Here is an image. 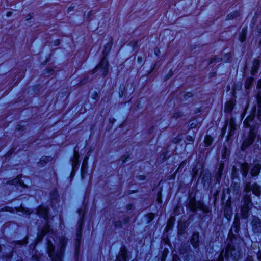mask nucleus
<instances>
[{
	"label": "nucleus",
	"instance_id": "21",
	"mask_svg": "<svg viewBox=\"0 0 261 261\" xmlns=\"http://www.w3.org/2000/svg\"><path fill=\"white\" fill-rule=\"evenodd\" d=\"M213 139L211 136L207 135L204 139V143L207 146H210L213 143Z\"/></svg>",
	"mask_w": 261,
	"mask_h": 261
},
{
	"label": "nucleus",
	"instance_id": "17",
	"mask_svg": "<svg viewBox=\"0 0 261 261\" xmlns=\"http://www.w3.org/2000/svg\"><path fill=\"white\" fill-rule=\"evenodd\" d=\"M233 103L231 101L227 102L225 105L224 112L226 113H230L233 110Z\"/></svg>",
	"mask_w": 261,
	"mask_h": 261
},
{
	"label": "nucleus",
	"instance_id": "13",
	"mask_svg": "<svg viewBox=\"0 0 261 261\" xmlns=\"http://www.w3.org/2000/svg\"><path fill=\"white\" fill-rule=\"evenodd\" d=\"M88 156H85L81 167V175L82 178H84V175L85 173H87V168H88Z\"/></svg>",
	"mask_w": 261,
	"mask_h": 261
},
{
	"label": "nucleus",
	"instance_id": "28",
	"mask_svg": "<svg viewBox=\"0 0 261 261\" xmlns=\"http://www.w3.org/2000/svg\"><path fill=\"white\" fill-rule=\"evenodd\" d=\"M251 84V81L250 80H249L246 83L245 88L247 89H249L250 88Z\"/></svg>",
	"mask_w": 261,
	"mask_h": 261
},
{
	"label": "nucleus",
	"instance_id": "22",
	"mask_svg": "<svg viewBox=\"0 0 261 261\" xmlns=\"http://www.w3.org/2000/svg\"><path fill=\"white\" fill-rule=\"evenodd\" d=\"M47 232H49V225L47 223L46 225L43 228V229L42 230L39 237H40L41 239H42V238H43Z\"/></svg>",
	"mask_w": 261,
	"mask_h": 261
},
{
	"label": "nucleus",
	"instance_id": "10",
	"mask_svg": "<svg viewBox=\"0 0 261 261\" xmlns=\"http://www.w3.org/2000/svg\"><path fill=\"white\" fill-rule=\"evenodd\" d=\"M252 167L250 170L251 175L252 176H257L261 169V164L259 162H256L253 163Z\"/></svg>",
	"mask_w": 261,
	"mask_h": 261
},
{
	"label": "nucleus",
	"instance_id": "39",
	"mask_svg": "<svg viewBox=\"0 0 261 261\" xmlns=\"http://www.w3.org/2000/svg\"><path fill=\"white\" fill-rule=\"evenodd\" d=\"M158 201H159V202H161V199H160V198H159H159H158Z\"/></svg>",
	"mask_w": 261,
	"mask_h": 261
},
{
	"label": "nucleus",
	"instance_id": "23",
	"mask_svg": "<svg viewBox=\"0 0 261 261\" xmlns=\"http://www.w3.org/2000/svg\"><path fill=\"white\" fill-rule=\"evenodd\" d=\"M239 15H240V14H239V13L238 12H233V13H231L229 14L227 16V17H228V19H233L234 18H236V17H238Z\"/></svg>",
	"mask_w": 261,
	"mask_h": 261
},
{
	"label": "nucleus",
	"instance_id": "4",
	"mask_svg": "<svg viewBox=\"0 0 261 261\" xmlns=\"http://www.w3.org/2000/svg\"><path fill=\"white\" fill-rule=\"evenodd\" d=\"M67 239L61 238L59 239V248L55 252V247L50 240L47 241V252L52 261H62L64 248L67 243Z\"/></svg>",
	"mask_w": 261,
	"mask_h": 261
},
{
	"label": "nucleus",
	"instance_id": "11",
	"mask_svg": "<svg viewBox=\"0 0 261 261\" xmlns=\"http://www.w3.org/2000/svg\"><path fill=\"white\" fill-rule=\"evenodd\" d=\"M126 254V249L125 248H121L115 261H127V257Z\"/></svg>",
	"mask_w": 261,
	"mask_h": 261
},
{
	"label": "nucleus",
	"instance_id": "8",
	"mask_svg": "<svg viewBox=\"0 0 261 261\" xmlns=\"http://www.w3.org/2000/svg\"><path fill=\"white\" fill-rule=\"evenodd\" d=\"M252 229L254 233H261V220L256 216H253L251 222Z\"/></svg>",
	"mask_w": 261,
	"mask_h": 261
},
{
	"label": "nucleus",
	"instance_id": "24",
	"mask_svg": "<svg viewBox=\"0 0 261 261\" xmlns=\"http://www.w3.org/2000/svg\"><path fill=\"white\" fill-rule=\"evenodd\" d=\"M246 30H243L242 34L240 37V40L241 42H243L246 39Z\"/></svg>",
	"mask_w": 261,
	"mask_h": 261
},
{
	"label": "nucleus",
	"instance_id": "16",
	"mask_svg": "<svg viewBox=\"0 0 261 261\" xmlns=\"http://www.w3.org/2000/svg\"><path fill=\"white\" fill-rule=\"evenodd\" d=\"M7 183L9 184H11V185H17V186L18 185H19L20 186L23 187H27L25 185V184L20 180V177H19V176H17L16 178L8 181Z\"/></svg>",
	"mask_w": 261,
	"mask_h": 261
},
{
	"label": "nucleus",
	"instance_id": "30",
	"mask_svg": "<svg viewBox=\"0 0 261 261\" xmlns=\"http://www.w3.org/2000/svg\"><path fill=\"white\" fill-rule=\"evenodd\" d=\"M127 158H128V156L124 155L121 158L120 160L122 161V163H124L126 162Z\"/></svg>",
	"mask_w": 261,
	"mask_h": 261
},
{
	"label": "nucleus",
	"instance_id": "44",
	"mask_svg": "<svg viewBox=\"0 0 261 261\" xmlns=\"http://www.w3.org/2000/svg\"><path fill=\"white\" fill-rule=\"evenodd\" d=\"M138 59L141 60V58H140L139 57H138Z\"/></svg>",
	"mask_w": 261,
	"mask_h": 261
},
{
	"label": "nucleus",
	"instance_id": "26",
	"mask_svg": "<svg viewBox=\"0 0 261 261\" xmlns=\"http://www.w3.org/2000/svg\"><path fill=\"white\" fill-rule=\"evenodd\" d=\"M256 29L259 33H261V20L256 26Z\"/></svg>",
	"mask_w": 261,
	"mask_h": 261
},
{
	"label": "nucleus",
	"instance_id": "2",
	"mask_svg": "<svg viewBox=\"0 0 261 261\" xmlns=\"http://www.w3.org/2000/svg\"><path fill=\"white\" fill-rule=\"evenodd\" d=\"M254 115H249L244 120V125L248 127H250V129L248 135L245 137L243 140V143L241 145V149L242 151H245L250 145H251L257 137V129L259 124L255 122L254 121Z\"/></svg>",
	"mask_w": 261,
	"mask_h": 261
},
{
	"label": "nucleus",
	"instance_id": "46",
	"mask_svg": "<svg viewBox=\"0 0 261 261\" xmlns=\"http://www.w3.org/2000/svg\"><path fill=\"white\" fill-rule=\"evenodd\" d=\"M173 261H175V259H174Z\"/></svg>",
	"mask_w": 261,
	"mask_h": 261
},
{
	"label": "nucleus",
	"instance_id": "37",
	"mask_svg": "<svg viewBox=\"0 0 261 261\" xmlns=\"http://www.w3.org/2000/svg\"><path fill=\"white\" fill-rule=\"evenodd\" d=\"M132 208V205H128L127 206V209H128V210H130Z\"/></svg>",
	"mask_w": 261,
	"mask_h": 261
},
{
	"label": "nucleus",
	"instance_id": "41",
	"mask_svg": "<svg viewBox=\"0 0 261 261\" xmlns=\"http://www.w3.org/2000/svg\"><path fill=\"white\" fill-rule=\"evenodd\" d=\"M11 14V12H10V13H8V15L9 16Z\"/></svg>",
	"mask_w": 261,
	"mask_h": 261
},
{
	"label": "nucleus",
	"instance_id": "20",
	"mask_svg": "<svg viewBox=\"0 0 261 261\" xmlns=\"http://www.w3.org/2000/svg\"><path fill=\"white\" fill-rule=\"evenodd\" d=\"M112 40H111L110 42L107 43L105 46V49L103 51V54L105 56H107L110 50H111V47H112Z\"/></svg>",
	"mask_w": 261,
	"mask_h": 261
},
{
	"label": "nucleus",
	"instance_id": "36",
	"mask_svg": "<svg viewBox=\"0 0 261 261\" xmlns=\"http://www.w3.org/2000/svg\"><path fill=\"white\" fill-rule=\"evenodd\" d=\"M246 261H253V259H252V257L249 256L247 257Z\"/></svg>",
	"mask_w": 261,
	"mask_h": 261
},
{
	"label": "nucleus",
	"instance_id": "34",
	"mask_svg": "<svg viewBox=\"0 0 261 261\" xmlns=\"http://www.w3.org/2000/svg\"><path fill=\"white\" fill-rule=\"evenodd\" d=\"M257 87L261 88V80H259L257 83Z\"/></svg>",
	"mask_w": 261,
	"mask_h": 261
},
{
	"label": "nucleus",
	"instance_id": "6",
	"mask_svg": "<svg viewBox=\"0 0 261 261\" xmlns=\"http://www.w3.org/2000/svg\"><path fill=\"white\" fill-rule=\"evenodd\" d=\"M240 219L238 216H236L234 218V220L233 223V225L231 227V228L230 230L229 233V238H230V240L233 239L234 240H238L239 238L240 237L238 236H236L235 234H233V232L236 234H238L240 230Z\"/></svg>",
	"mask_w": 261,
	"mask_h": 261
},
{
	"label": "nucleus",
	"instance_id": "1",
	"mask_svg": "<svg viewBox=\"0 0 261 261\" xmlns=\"http://www.w3.org/2000/svg\"><path fill=\"white\" fill-rule=\"evenodd\" d=\"M244 190L245 194L243 198V204L241 207V214L242 217L246 219L248 217L249 211L252 205L250 192L252 191L256 196H259L261 194V187L256 183L251 184L248 182L246 183Z\"/></svg>",
	"mask_w": 261,
	"mask_h": 261
},
{
	"label": "nucleus",
	"instance_id": "3",
	"mask_svg": "<svg viewBox=\"0 0 261 261\" xmlns=\"http://www.w3.org/2000/svg\"><path fill=\"white\" fill-rule=\"evenodd\" d=\"M243 245L242 240L239 238L238 240L236 239L230 240V242L228 243V248L222 249L220 254L218 261H223L224 257H228L231 256L234 259L239 258L241 255V247Z\"/></svg>",
	"mask_w": 261,
	"mask_h": 261
},
{
	"label": "nucleus",
	"instance_id": "25",
	"mask_svg": "<svg viewBox=\"0 0 261 261\" xmlns=\"http://www.w3.org/2000/svg\"><path fill=\"white\" fill-rule=\"evenodd\" d=\"M257 118L259 122L261 123V109H259L257 112Z\"/></svg>",
	"mask_w": 261,
	"mask_h": 261
},
{
	"label": "nucleus",
	"instance_id": "32",
	"mask_svg": "<svg viewBox=\"0 0 261 261\" xmlns=\"http://www.w3.org/2000/svg\"><path fill=\"white\" fill-rule=\"evenodd\" d=\"M257 257L259 261H261V251H259L257 254Z\"/></svg>",
	"mask_w": 261,
	"mask_h": 261
},
{
	"label": "nucleus",
	"instance_id": "5",
	"mask_svg": "<svg viewBox=\"0 0 261 261\" xmlns=\"http://www.w3.org/2000/svg\"><path fill=\"white\" fill-rule=\"evenodd\" d=\"M108 63L104 57L100 63L97 65V66L92 70V73H94L96 72L98 73L102 76H106L107 75L108 71Z\"/></svg>",
	"mask_w": 261,
	"mask_h": 261
},
{
	"label": "nucleus",
	"instance_id": "15",
	"mask_svg": "<svg viewBox=\"0 0 261 261\" xmlns=\"http://www.w3.org/2000/svg\"><path fill=\"white\" fill-rule=\"evenodd\" d=\"M191 242L194 248L198 247L199 246V234L198 233H194L192 235Z\"/></svg>",
	"mask_w": 261,
	"mask_h": 261
},
{
	"label": "nucleus",
	"instance_id": "35",
	"mask_svg": "<svg viewBox=\"0 0 261 261\" xmlns=\"http://www.w3.org/2000/svg\"><path fill=\"white\" fill-rule=\"evenodd\" d=\"M139 178L140 180H143L145 179V176L144 175H140Z\"/></svg>",
	"mask_w": 261,
	"mask_h": 261
},
{
	"label": "nucleus",
	"instance_id": "29",
	"mask_svg": "<svg viewBox=\"0 0 261 261\" xmlns=\"http://www.w3.org/2000/svg\"><path fill=\"white\" fill-rule=\"evenodd\" d=\"M221 61L220 58H213L211 60L210 63H212L214 62H219Z\"/></svg>",
	"mask_w": 261,
	"mask_h": 261
},
{
	"label": "nucleus",
	"instance_id": "18",
	"mask_svg": "<svg viewBox=\"0 0 261 261\" xmlns=\"http://www.w3.org/2000/svg\"><path fill=\"white\" fill-rule=\"evenodd\" d=\"M259 64L260 62L258 60H256L254 61L251 70L252 74H254L255 72H257L259 67Z\"/></svg>",
	"mask_w": 261,
	"mask_h": 261
},
{
	"label": "nucleus",
	"instance_id": "38",
	"mask_svg": "<svg viewBox=\"0 0 261 261\" xmlns=\"http://www.w3.org/2000/svg\"><path fill=\"white\" fill-rule=\"evenodd\" d=\"M260 139V135H258L257 136V141H258V140Z\"/></svg>",
	"mask_w": 261,
	"mask_h": 261
},
{
	"label": "nucleus",
	"instance_id": "43",
	"mask_svg": "<svg viewBox=\"0 0 261 261\" xmlns=\"http://www.w3.org/2000/svg\"><path fill=\"white\" fill-rule=\"evenodd\" d=\"M152 219H153V217H151L150 218V220H152Z\"/></svg>",
	"mask_w": 261,
	"mask_h": 261
},
{
	"label": "nucleus",
	"instance_id": "27",
	"mask_svg": "<svg viewBox=\"0 0 261 261\" xmlns=\"http://www.w3.org/2000/svg\"><path fill=\"white\" fill-rule=\"evenodd\" d=\"M186 161H183V162H182L180 164V165H179V166L178 168V169H177V172L179 171L180 169L181 168H182V167H183L186 165Z\"/></svg>",
	"mask_w": 261,
	"mask_h": 261
},
{
	"label": "nucleus",
	"instance_id": "7",
	"mask_svg": "<svg viewBox=\"0 0 261 261\" xmlns=\"http://www.w3.org/2000/svg\"><path fill=\"white\" fill-rule=\"evenodd\" d=\"M74 154L73 156L70 159V161L72 164V170L71 172V175L73 176L75 173V172L79 168V154L78 152L76 150V147L74 148Z\"/></svg>",
	"mask_w": 261,
	"mask_h": 261
},
{
	"label": "nucleus",
	"instance_id": "45",
	"mask_svg": "<svg viewBox=\"0 0 261 261\" xmlns=\"http://www.w3.org/2000/svg\"><path fill=\"white\" fill-rule=\"evenodd\" d=\"M138 59L141 60V58H140L139 57H138Z\"/></svg>",
	"mask_w": 261,
	"mask_h": 261
},
{
	"label": "nucleus",
	"instance_id": "14",
	"mask_svg": "<svg viewBox=\"0 0 261 261\" xmlns=\"http://www.w3.org/2000/svg\"><path fill=\"white\" fill-rule=\"evenodd\" d=\"M249 166L248 163H243L242 164L240 167V171L242 173V175L246 177L248 174L249 169Z\"/></svg>",
	"mask_w": 261,
	"mask_h": 261
},
{
	"label": "nucleus",
	"instance_id": "9",
	"mask_svg": "<svg viewBox=\"0 0 261 261\" xmlns=\"http://www.w3.org/2000/svg\"><path fill=\"white\" fill-rule=\"evenodd\" d=\"M188 206L192 212H195L197 208H203V204L201 203H197L194 199H191L188 203Z\"/></svg>",
	"mask_w": 261,
	"mask_h": 261
},
{
	"label": "nucleus",
	"instance_id": "19",
	"mask_svg": "<svg viewBox=\"0 0 261 261\" xmlns=\"http://www.w3.org/2000/svg\"><path fill=\"white\" fill-rule=\"evenodd\" d=\"M223 169V165H221L218 171H217V173H216V174L215 175V178H216V179L217 182H219V180H220V179L221 178L222 171Z\"/></svg>",
	"mask_w": 261,
	"mask_h": 261
},
{
	"label": "nucleus",
	"instance_id": "42",
	"mask_svg": "<svg viewBox=\"0 0 261 261\" xmlns=\"http://www.w3.org/2000/svg\"><path fill=\"white\" fill-rule=\"evenodd\" d=\"M11 255H7V257H11Z\"/></svg>",
	"mask_w": 261,
	"mask_h": 261
},
{
	"label": "nucleus",
	"instance_id": "12",
	"mask_svg": "<svg viewBox=\"0 0 261 261\" xmlns=\"http://www.w3.org/2000/svg\"><path fill=\"white\" fill-rule=\"evenodd\" d=\"M37 213L38 215L43 217L46 221L48 219V210L46 208L40 206L38 207Z\"/></svg>",
	"mask_w": 261,
	"mask_h": 261
},
{
	"label": "nucleus",
	"instance_id": "33",
	"mask_svg": "<svg viewBox=\"0 0 261 261\" xmlns=\"http://www.w3.org/2000/svg\"><path fill=\"white\" fill-rule=\"evenodd\" d=\"M32 16L30 14L26 16V20H30L32 18Z\"/></svg>",
	"mask_w": 261,
	"mask_h": 261
},
{
	"label": "nucleus",
	"instance_id": "40",
	"mask_svg": "<svg viewBox=\"0 0 261 261\" xmlns=\"http://www.w3.org/2000/svg\"><path fill=\"white\" fill-rule=\"evenodd\" d=\"M189 140H192V138L191 137H189Z\"/></svg>",
	"mask_w": 261,
	"mask_h": 261
},
{
	"label": "nucleus",
	"instance_id": "31",
	"mask_svg": "<svg viewBox=\"0 0 261 261\" xmlns=\"http://www.w3.org/2000/svg\"><path fill=\"white\" fill-rule=\"evenodd\" d=\"M197 174H198V171H197V170L196 169V168H194L193 169V177L196 176Z\"/></svg>",
	"mask_w": 261,
	"mask_h": 261
}]
</instances>
